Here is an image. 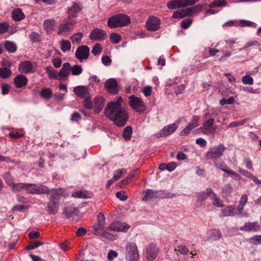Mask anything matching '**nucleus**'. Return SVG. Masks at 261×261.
I'll use <instances>...</instances> for the list:
<instances>
[{
  "instance_id": "1",
  "label": "nucleus",
  "mask_w": 261,
  "mask_h": 261,
  "mask_svg": "<svg viewBox=\"0 0 261 261\" xmlns=\"http://www.w3.org/2000/svg\"><path fill=\"white\" fill-rule=\"evenodd\" d=\"M123 98L119 96L116 101L108 103L105 109V116L118 127L124 126L128 119L126 110L122 107Z\"/></svg>"
},
{
  "instance_id": "2",
  "label": "nucleus",
  "mask_w": 261,
  "mask_h": 261,
  "mask_svg": "<svg viewBox=\"0 0 261 261\" xmlns=\"http://www.w3.org/2000/svg\"><path fill=\"white\" fill-rule=\"evenodd\" d=\"M130 23V19L127 15L120 13L109 18L108 25L110 28H116L126 26Z\"/></svg>"
},
{
  "instance_id": "3",
  "label": "nucleus",
  "mask_w": 261,
  "mask_h": 261,
  "mask_svg": "<svg viewBox=\"0 0 261 261\" xmlns=\"http://www.w3.org/2000/svg\"><path fill=\"white\" fill-rule=\"evenodd\" d=\"M76 22V19L66 17L58 27L57 34L60 36H67L73 29Z\"/></svg>"
},
{
  "instance_id": "4",
  "label": "nucleus",
  "mask_w": 261,
  "mask_h": 261,
  "mask_svg": "<svg viewBox=\"0 0 261 261\" xmlns=\"http://www.w3.org/2000/svg\"><path fill=\"white\" fill-rule=\"evenodd\" d=\"M125 259L127 261H137L139 258V253L136 244L134 242H128L125 246Z\"/></svg>"
},
{
  "instance_id": "5",
  "label": "nucleus",
  "mask_w": 261,
  "mask_h": 261,
  "mask_svg": "<svg viewBox=\"0 0 261 261\" xmlns=\"http://www.w3.org/2000/svg\"><path fill=\"white\" fill-rule=\"evenodd\" d=\"M129 105L136 112L143 113L146 110V106L142 100L134 95L128 97Z\"/></svg>"
},
{
  "instance_id": "6",
  "label": "nucleus",
  "mask_w": 261,
  "mask_h": 261,
  "mask_svg": "<svg viewBox=\"0 0 261 261\" xmlns=\"http://www.w3.org/2000/svg\"><path fill=\"white\" fill-rule=\"evenodd\" d=\"M225 149L224 145L222 144H219L209 149L206 153V159L208 160H213L214 162L216 159L220 158Z\"/></svg>"
},
{
  "instance_id": "7",
  "label": "nucleus",
  "mask_w": 261,
  "mask_h": 261,
  "mask_svg": "<svg viewBox=\"0 0 261 261\" xmlns=\"http://www.w3.org/2000/svg\"><path fill=\"white\" fill-rule=\"evenodd\" d=\"M180 120H178L174 123H172L164 127L158 134V137H165L174 133L178 128Z\"/></svg>"
},
{
  "instance_id": "8",
  "label": "nucleus",
  "mask_w": 261,
  "mask_h": 261,
  "mask_svg": "<svg viewBox=\"0 0 261 261\" xmlns=\"http://www.w3.org/2000/svg\"><path fill=\"white\" fill-rule=\"evenodd\" d=\"M160 19L156 17H149L146 22V28L150 31L158 30L160 25Z\"/></svg>"
},
{
  "instance_id": "9",
  "label": "nucleus",
  "mask_w": 261,
  "mask_h": 261,
  "mask_svg": "<svg viewBox=\"0 0 261 261\" xmlns=\"http://www.w3.org/2000/svg\"><path fill=\"white\" fill-rule=\"evenodd\" d=\"M107 34L106 32L100 29H93L90 34L89 38L93 41H101L106 39Z\"/></svg>"
},
{
  "instance_id": "10",
  "label": "nucleus",
  "mask_w": 261,
  "mask_h": 261,
  "mask_svg": "<svg viewBox=\"0 0 261 261\" xmlns=\"http://www.w3.org/2000/svg\"><path fill=\"white\" fill-rule=\"evenodd\" d=\"M105 87L109 93L112 94H116L119 90L117 81L113 78H110L106 81Z\"/></svg>"
},
{
  "instance_id": "11",
  "label": "nucleus",
  "mask_w": 261,
  "mask_h": 261,
  "mask_svg": "<svg viewBox=\"0 0 261 261\" xmlns=\"http://www.w3.org/2000/svg\"><path fill=\"white\" fill-rule=\"evenodd\" d=\"M82 8V6L80 3L72 2L71 6L67 8L68 16L67 17L75 19L77 14L81 11Z\"/></svg>"
},
{
  "instance_id": "12",
  "label": "nucleus",
  "mask_w": 261,
  "mask_h": 261,
  "mask_svg": "<svg viewBox=\"0 0 261 261\" xmlns=\"http://www.w3.org/2000/svg\"><path fill=\"white\" fill-rule=\"evenodd\" d=\"M129 227V225L125 223L116 221L111 223L109 229L111 231L126 232Z\"/></svg>"
},
{
  "instance_id": "13",
  "label": "nucleus",
  "mask_w": 261,
  "mask_h": 261,
  "mask_svg": "<svg viewBox=\"0 0 261 261\" xmlns=\"http://www.w3.org/2000/svg\"><path fill=\"white\" fill-rule=\"evenodd\" d=\"M159 248L155 244L151 243L148 245L146 248V257L152 261L155 259L159 252Z\"/></svg>"
},
{
  "instance_id": "14",
  "label": "nucleus",
  "mask_w": 261,
  "mask_h": 261,
  "mask_svg": "<svg viewBox=\"0 0 261 261\" xmlns=\"http://www.w3.org/2000/svg\"><path fill=\"white\" fill-rule=\"evenodd\" d=\"M214 123V119L213 118H210L207 121H204L203 123V126L199 128L204 134H209L214 133L216 130L217 125H215L213 127L212 129H211Z\"/></svg>"
},
{
  "instance_id": "15",
  "label": "nucleus",
  "mask_w": 261,
  "mask_h": 261,
  "mask_svg": "<svg viewBox=\"0 0 261 261\" xmlns=\"http://www.w3.org/2000/svg\"><path fill=\"white\" fill-rule=\"evenodd\" d=\"M49 193H50L49 200L58 201V202H59L61 197H65L68 195L65 189L62 188L57 190H52Z\"/></svg>"
},
{
  "instance_id": "16",
  "label": "nucleus",
  "mask_w": 261,
  "mask_h": 261,
  "mask_svg": "<svg viewBox=\"0 0 261 261\" xmlns=\"http://www.w3.org/2000/svg\"><path fill=\"white\" fill-rule=\"evenodd\" d=\"M90 48L86 45H82L75 51V57L80 61L86 59L89 55Z\"/></svg>"
},
{
  "instance_id": "17",
  "label": "nucleus",
  "mask_w": 261,
  "mask_h": 261,
  "mask_svg": "<svg viewBox=\"0 0 261 261\" xmlns=\"http://www.w3.org/2000/svg\"><path fill=\"white\" fill-rule=\"evenodd\" d=\"M260 229L257 222H247L240 227V230L243 231L257 232Z\"/></svg>"
},
{
  "instance_id": "18",
  "label": "nucleus",
  "mask_w": 261,
  "mask_h": 261,
  "mask_svg": "<svg viewBox=\"0 0 261 261\" xmlns=\"http://www.w3.org/2000/svg\"><path fill=\"white\" fill-rule=\"evenodd\" d=\"M73 92L80 97L83 98L90 97L89 93L87 88L83 86H78L75 87L73 90Z\"/></svg>"
},
{
  "instance_id": "19",
  "label": "nucleus",
  "mask_w": 261,
  "mask_h": 261,
  "mask_svg": "<svg viewBox=\"0 0 261 261\" xmlns=\"http://www.w3.org/2000/svg\"><path fill=\"white\" fill-rule=\"evenodd\" d=\"M105 99L102 96L96 97L94 98L93 108L95 113H99L104 107Z\"/></svg>"
},
{
  "instance_id": "20",
  "label": "nucleus",
  "mask_w": 261,
  "mask_h": 261,
  "mask_svg": "<svg viewBox=\"0 0 261 261\" xmlns=\"http://www.w3.org/2000/svg\"><path fill=\"white\" fill-rule=\"evenodd\" d=\"M221 238V233L219 230L213 229L208 231L206 233V240L215 241Z\"/></svg>"
},
{
  "instance_id": "21",
  "label": "nucleus",
  "mask_w": 261,
  "mask_h": 261,
  "mask_svg": "<svg viewBox=\"0 0 261 261\" xmlns=\"http://www.w3.org/2000/svg\"><path fill=\"white\" fill-rule=\"evenodd\" d=\"M18 70L20 72L23 73H29L32 72L33 65L28 61L21 62L18 66Z\"/></svg>"
},
{
  "instance_id": "22",
  "label": "nucleus",
  "mask_w": 261,
  "mask_h": 261,
  "mask_svg": "<svg viewBox=\"0 0 261 261\" xmlns=\"http://www.w3.org/2000/svg\"><path fill=\"white\" fill-rule=\"evenodd\" d=\"M60 203L49 200L47 203V212L50 215H55L58 212Z\"/></svg>"
},
{
  "instance_id": "23",
  "label": "nucleus",
  "mask_w": 261,
  "mask_h": 261,
  "mask_svg": "<svg viewBox=\"0 0 261 261\" xmlns=\"http://www.w3.org/2000/svg\"><path fill=\"white\" fill-rule=\"evenodd\" d=\"M11 16L13 20L15 21H20L25 17V14L22 10L19 8L13 10L11 12Z\"/></svg>"
},
{
  "instance_id": "24",
  "label": "nucleus",
  "mask_w": 261,
  "mask_h": 261,
  "mask_svg": "<svg viewBox=\"0 0 261 261\" xmlns=\"http://www.w3.org/2000/svg\"><path fill=\"white\" fill-rule=\"evenodd\" d=\"M14 83L16 87L21 88L27 84L28 79L25 76L19 74L14 78Z\"/></svg>"
},
{
  "instance_id": "25",
  "label": "nucleus",
  "mask_w": 261,
  "mask_h": 261,
  "mask_svg": "<svg viewBox=\"0 0 261 261\" xmlns=\"http://www.w3.org/2000/svg\"><path fill=\"white\" fill-rule=\"evenodd\" d=\"M70 64L66 62L64 63L63 67L59 72V77L60 80H63L64 78L69 75L70 72Z\"/></svg>"
},
{
  "instance_id": "26",
  "label": "nucleus",
  "mask_w": 261,
  "mask_h": 261,
  "mask_svg": "<svg viewBox=\"0 0 261 261\" xmlns=\"http://www.w3.org/2000/svg\"><path fill=\"white\" fill-rule=\"evenodd\" d=\"M214 193V192L211 188H207L204 191L201 192L199 194L197 200L202 202L207 197L211 198V196L213 195Z\"/></svg>"
},
{
  "instance_id": "27",
  "label": "nucleus",
  "mask_w": 261,
  "mask_h": 261,
  "mask_svg": "<svg viewBox=\"0 0 261 261\" xmlns=\"http://www.w3.org/2000/svg\"><path fill=\"white\" fill-rule=\"evenodd\" d=\"M72 196L79 198H89L92 197V193L85 190H81L73 193Z\"/></svg>"
},
{
  "instance_id": "28",
  "label": "nucleus",
  "mask_w": 261,
  "mask_h": 261,
  "mask_svg": "<svg viewBox=\"0 0 261 261\" xmlns=\"http://www.w3.org/2000/svg\"><path fill=\"white\" fill-rule=\"evenodd\" d=\"M4 46L7 51L10 53H14L16 52L17 46L13 41L6 40L4 42Z\"/></svg>"
},
{
  "instance_id": "29",
  "label": "nucleus",
  "mask_w": 261,
  "mask_h": 261,
  "mask_svg": "<svg viewBox=\"0 0 261 261\" xmlns=\"http://www.w3.org/2000/svg\"><path fill=\"white\" fill-rule=\"evenodd\" d=\"M78 209L72 207H66L63 210V214L67 218L76 216L78 214Z\"/></svg>"
},
{
  "instance_id": "30",
  "label": "nucleus",
  "mask_w": 261,
  "mask_h": 261,
  "mask_svg": "<svg viewBox=\"0 0 261 261\" xmlns=\"http://www.w3.org/2000/svg\"><path fill=\"white\" fill-rule=\"evenodd\" d=\"M237 214L236 209L233 206H227L222 210V216H233Z\"/></svg>"
},
{
  "instance_id": "31",
  "label": "nucleus",
  "mask_w": 261,
  "mask_h": 261,
  "mask_svg": "<svg viewBox=\"0 0 261 261\" xmlns=\"http://www.w3.org/2000/svg\"><path fill=\"white\" fill-rule=\"evenodd\" d=\"M26 185L27 183H14L11 189L15 193L19 192L22 190L25 191Z\"/></svg>"
},
{
  "instance_id": "32",
  "label": "nucleus",
  "mask_w": 261,
  "mask_h": 261,
  "mask_svg": "<svg viewBox=\"0 0 261 261\" xmlns=\"http://www.w3.org/2000/svg\"><path fill=\"white\" fill-rule=\"evenodd\" d=\"M167 7L169 9H176L181 8V3L180 0H172L168 2L167 4Z\"/></svg>"
},
{
  "instance_id": "33",
  "label": "nucleus",
  "mask_w": 261,
  "mask_h": 261,
  "mask_svg": "<svg viewBox=\"0 0 261 261\" xmlns=\"http://www.w3.org/2000/svg\"><path fill=\"white\" fill-rule=\"evenodd\" d=\"M36 194H44L49 193L50 190L45 185L41 184H36Z\"/></svg>"
},
{
  "instance_id": "34",
  "label": "nucleus",
  "mask_w": 261,
  "mask_h": 261,
  "mask_svg": "<svg viewBox=\"0 0 261 261\" xmlns=\"http://www.w3.org/2000/svg\"><path fill=\"white\" fill-rule=\"evenodd\" d=\"M83 37V34L80 32L75 33L70 37L73 44H79L81 43L82 39Z\"/></svg>"
},
{
  "instance_id": "35",
  "label": "nucleus",
  "mask_w": 261,
  "mask_h": 261,
  "mask_svg": "<svg viewBox=\"0 0 261 261\" xmlns=\"http://www.w3.org/2000/svg\"><path fill=\"white\" fill-rule=\"evenodd\" d=\"M156 192L151 189H148L144 197L142 198L143 201H149L151 199L156 196Z\"/></svg>"
},
{
  "instance_id": "36",
  "label": "nucleus",
  "mask_w": 261,
  "mask_h": 261,
  "mask_svg": "<svg viewBox=\"0 0 261 261\" xmlns=\"http://www.w3.org/2000/svg\"><path fill=\"white\" fill-rule=\"evenodd\" d=\"M41 96L45 99H49L53 95V92L49 88H43L40 91Z\"/></svg>"
},
{
  "instance_id": "37",
  "label": "nucleus",
  "mask_w": 261,
  "mask_h": 261,
  "mask_svg": "<svg viewBox=\"0 0 261 261\" xmlns=\"http://www.w3.org/2000/svg\"><path fill=\"white\" fill-rule=\"evenodd\" d=\"M3 177L5 180V182H6V184L10 188L15 183L14 182V179L13 176L9 172H6L4 174H3Z\"/></svg>"
},
{
  "instance_id": "38",
  "label": "nucleus",
  "mask_w": 261,
  "mask_h": 261,
  "mask_svg": "<svg viewBox=\"0 0 261 261\" xmlns=\"http://www.w3.org/2000/svg\"><path fill=\"white\" fill-rule=\"evenodd\" d=\"M71 46V43L69 40H62L60 42L61 49L63 52L70 50Z\"/></svg>"
},
{
  "instance_id": "39",
  "label": "nucleus",
  "mask_w": 261,
  "mask_h": 261,
  "mask_svg": "<svg viewBox=\"0 0 261 261\" xmlns=\"http://www.w3.org/2000/svg\"><path fill=\"white\" fill-rule=\"evenodd\" d=\"M223 171L228 175L231 176V177L234 180H240L241 179V176L239 174L230 169L223 170Z\"/></svg>"
},
{
  "instance_id": "40",
  "label": "nucleus",
  "mask_w": 261,
  "mask_h": 261,
  "mask_svg": "<svg viewBox=\"0 0 261 261\" xmlns=\"http://www.w3.org/2000/svg\"><path fill=\"white\" fill-rule=\"evenodd\" d=\"M200 119V117L198 116H193L190 123L187 126L192 130L194 128H196L199 125L198 121Z\"/></svg>"
},
{
  "instance_id": "41",
  "label": "nucleus",
  "mask_w": 261,
  "mask_h": 261,
  "mask_svg": "<svg viewBox=\"0 0 261 261\" xmlns=\"http://www.w3.org/2000/svg\"><path fill=\"white\" fill-rule=\"evenodd\" d=\"M211 199L213 200V204L218 207H223V202L220 198L215 193L211 196Z\"/></svg>"
},
{
  "instance_id": "42",
  "label": "nucleus",
  "mask_w": 261,
  "mask_h": 261,
  "mask_svg": "<svg viewBox=\"0 0 261 261\" xmlns=\"http://www.w3.org/2000/svg\"><path fill=\"white\" fill-rule=\"evenodd\" d=\"M188 16L186 9H180L174 12L172 14V17L174 18H181Z\"/></svg>"
},
{
  "instance_id": "43",
  "label": "nucleus",
  "mask_w": 261,
  "mask_h": 261,
  "mask_svg": "<svg viewBox=\"0 0 261 261\" xmlns=\"http://www.w3.org/2000/svg\"><path fill=\"white\" fill-rule=\"evenodd\" d=\"M110 230L109 227L104 228L102 230V232L100 234L102 237L108 239L110 240H114L115 239V236L110 233L109 231Z\"/></svg>"
},
{
  "instance_id": "44",
  "label": "nucleus",
  "mask_w": 261,
  "mask_h": 261,
  "mask_svg": "<svg viewBox=\"0 0 261 261\" xmlns=\"http://www.w3.org/2000/svg\"><path fill=\"white\" fill-rule=\"evenodd\" d=\"M70 72L73 75H80L83 71V69L81 66L79 65H75L71 67L70 66Z\"/></svg>"
},
{
  "instance_id": "45",
  "label": "nucleus",
  "mask_w": 261,
  "mask_h": 261,
  "mask_svg": "<svg viewBox=\"0 0 261 261\" xmlns=\"http://www.w3.org/2000/svg\"><path fill=\"white\" fill-rule=\"evenodd\" d=\"M132 128L130 126H128L126 127L123 132V137L126 140H129L132 135Z\"/></svg>"
},
{
  "instance_id": "46",
  "label": "nucleus",
  "mask_w": 261,
  "mask_h": 261,
  "mask_svg": "<svg viewBox=\"0 0 261 261\" xmlns=\"http://www.w3.org/2000/svg\"><path fill=\"white\" fill-rule=\"evenodd\" d=\"M12 74V71L7 68H0V77L7 79Z\"/></svg>"
},
{
  "instance_id": "47",
  "label": "nucleus",
  "mask_w": 261,
  "mask_h": 261,
  "mask_svg": "<svg viewBox=\"0 0 261 261\" xmlns=\"http://www.w3.org/2000/svg\"><path fill=\"white\" fill-rule=\"evenodd\" d=\"M227 5V2L224 0H216L209 5L210 8H213L215 7H224Z\"/></svg>"
},
{
  "instance_id": "48",
  "label": "nucleus",
  "mask_w": 261,
  "mask_h": 261,
  "mask_svg": "<svg viewBox=\"0 0 261 261\" xmlns=\"http://www.w3.org/2000/svg\"><path fill=\"white\" fill-rule=\"evenodd\" d=\"M36 184L27 183L25 191L29 194H36Z\"/></svg>"
},
{
  "instance_id": "49",
  "label": "nucleus",
  "mask_w": 261,
  "mask_h": 261,
  "mask_svg": "<svg viewBox=\"0 0 261 261\" xmlns=\"http://www.w3.org/2000/svg\"><path fill=\"white\" fill-rule=\"evenodd\" d=\"M56 21L54 19H49L45 20L44 22V27L47 30L52 29L53 27L55 25Z\"/></svg>"
},
{
  "instance_id": "50",
  "label": "nucleus",
  "mask_w": 261,
  "mask_h": 261,
  "mask_svg": "<svg viewBox=\"0 0 261 261\" xmlns=\"http://www.w3.org/2000/svg\"><path fill=\"white\" fill-rule=\"evenodd\" d=\"M121 36L117 33H113L110 36L111 42L114 44L118 43L121 40Z\"/></svg>"
},
{
  "instance_id": "51",
  "label": "nucleus",
  "mask_w": 261,
  "mask_h": 261,
  "mask_svg": "<svg viewBox=\"0 0 261 261\" xmlns=\"http://www.w3.org/2000/svg\"><path fill=\"white\" fill-rule=\"evenodd\" d=\"M97 222L100 226L104 227L106 223L105 216L103 213L100 212L97 215Z\"/></svg>"
},
{
  "instance_id": "52",
  "label": "nucleus",
  "mask_w": 261,
  "mask_h": 261,
  "mask_svg": "<svg viewBox=\"0 0 261 261\" xmlns=\"http://www.w3.org/2000/svg\"><path fill=\"white\" fill-rule=\"evenodd\" d=\"M182 7L193 6L199 2V0H180Z\"/></svg>"
},
{
  "instance_id": "53",
  "label": "nucleus",
  "mask_w": 261,
  "mask_h": 261,
  "mask_svg": "<svg viewBox=\"0 0 261 261\" xmlns=\"http://www.w3.org/2000/svg\"><path fill=\"white\" fill-rule=\"evenodd\" d=\"M29 38L33 42H38L40 39V36L36 32H32L29 35Z\"/></svg>"
},
{
  "instance_id": "54",
  "label": "nucleus",
  "mask_w": 261,
  "mask_h": 261,
  "mask_svg": "<svg viewBox=\"0 0 261 261\" xmlns=\"http://www.w3.org/2000/svg\"><path fill=\"white\" fill-rule=\"evenodd\" d=\"M102 50V47L99 43H96L91 50V53L95 56L99 55Z\"/></svg>"
},
{
  "instance_id": "55",
  "label": "nucleus",
  "mask_w": 261,
  "mask_h": 261,
  "mask_svg": "<svg viewBox=\"0 0 261 261\" xmlns=\"http://www.w3.org/2000/svg\"><path fill=\"white\" fill-rule=\"evenodd\" d=\"M242 82L246 85H251L253 84V79L249 75H246L242 77Z\"/></svg>"
},
{
  "instance_id": "56",
  "label": "nucleus",
  "mask_w": 261,
  "mask_h": 261,
  "mask_svg": "<svg viewBox=\"0 0 261 261\" xmlns=\"http://www.w3.org/2000/svg\"><path fill=\"white\" fill-rule=\"evenodd\" d=\"M177 247H178V249H175L174 251H177L178 252H179L180 254H181L182 255H186L189 252V249L186 247V246L180 245V246H178Z\"/></svg>"
},
{
  "instance_id": "57",
  "label": "nucleus",
  "mask_w": 261,
  "mask_h": 261,
  "mask_svg": "<svg viewBox=\"0 0 261 261\" xmlns=\"http://www.w3.org/2000/svg\"><path fill=\"white\" fill-rule=\"evenodd\" d=\"M240 24L241 27H250L253 28L257 27V24L255 23L248 20H241Z\"/></svg>"
},
{
  "instance_id": "58",
  "label": "nucleus",
  "mask_w": 261,
  "mask_h": 261,
  "mask_svg": "<svg viewBox=\"0 0 261 261\" xmlns=\"http://www.w3.org/2000/svg\"><path fill=\"white\" fill-rule=\"evenodd\" d=\"M192 19H185L181 22V27L182 29H187L191 25L192 23Z\"/></svg>"
},
{
  "instance_id": "59",
  "label": "nucleus",
  "mask_w": 261,
  "mask_h": 261,
  "mask_svg": "<svg viewBox=\"0 0 261 261\" xmlns=\"http://www.w3.org/2000/svg\"><path fill=\"white\" fill-rule=\"evenodd\" d=\"M126 172L125 169H122L121 170H117L114 172L113 178L115 179V180L119 179L121 176L125 173Z\"/></svg>"
},
{
  "instance_id": "60",
  "label": "nucleus",
  "mask_w": 261,
  "mask_h": 261,
  "mask_svg": "<svg viewBox=\"0 0 261 261\" xmlns=\"http://www.w3.org/2000/svg\"><path fill=\"white\" fill-rule=\"evenodd\" d=\"M251 243L254 245L261 244V235L255 236L250 239Z\"/></svg>"
},
{
  "instance_id": "61",
  "label": "nucleus",
  "mask_w": 261,
  "mask_h": 261,
  "mask_svg": "<svg viewBox=\"0 0 261 261\" xmlns=\"http://www.w3.org/2000/svg\"><path fill=\"white\" fill-rule=\"evenodd\" d=\"M118 255V253L116 251L110 250L108 252L107 258L109 261H112L114 258L116 257Z\"/></svg>"
},
{
  "instance_id": "62",
  "label": "nucleus",
  "mask_w": 261,
  "mask_h": 261,
  "mask_svg": "<svg viewBox=\"0 0 261 261\" xmlns=\"http://www.w3.org/2000/svg\"><path fill=\"white\" fill-rule=\"evenodd\" d=\"M44 244V242L38 241L33 244H30L27 247L26 249L28 250H33L40 246H41Z\"/></svg>"
},
{
  "instance_id": "63",
  "label": "nucleus",
  "mask_w": 261,
  "mask_h": 261,
  "mask_svg": "<svg viewBox=\"0 0 261 261\" xmlns=\"http://www.w3.org/2000/svg\"><path fill=\"white\" fill-rule=\"evenodd\" d=\"M9 25L7 22H3L0 23V34H4L7 32Z\"/></svg>"
},
{
  "instance_id": "64",
  "label": "nucleus",
  "mask_w": 261,
  "mask_h": 261,
  "mask_svg": "<svg viewBox=\"0 0 261 261\" xmlns=\"http://www.w3.org/2000/svg\"><path fill=\"white\" fill-rule=\"evenodd\" d=\"M222 192L226 195L229 194L232 190V187L230 184H227L222 188Z\"/></svg>"
}]
</instances>
